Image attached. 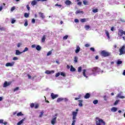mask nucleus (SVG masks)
<instances>
[{
	"label": "nucleus",
	"instance_id": "nucleus-1",
	"mask_svg": "<svg viewBox=\"0 0 125 125\" xmlns=\"http://www.w3.org/2000/svg\"><path fill=\"white\" fill-rule=\"evenodd\" d=\"M100 55L103 57H109V56H111V52L104 50L100 52Z\"/></svg>",
	"mask_w": 125,
	"mask_h": 125
},
{
	"label": "nucleus",
	"instance_id": "nucleus-2",
	"mask_svg": "<svg viewBox=\"0 0 125 125\" xmlns=\"http://www.w3.org/2000/svg\"><path fill=\"white\" fill-rule=\"evenodd\" d=\"M78 115L77 112H72V123L71 125H75V123H76V119H77V115Z\"/></svg>",
	"mask_w": 125,
	"mask_h": 125
},
{
	"label": "nucleus",
	"instance_id": "nucleus-3",
	"mask_svg": "<svg viewBox=\"0 0 125 125\" xmlns=\"http://www.w3.org/2000/svg\"><path fill=\"white\" fill-rule=\"evenodd\" d=\"M120 52L119 55H123V54H125V46L123 45L122 47L119 49Z\"/></svg>",
	"mask_w": 125,
	"mask_h": 125
},
{
	"label": "nucleus",
	"instance_id": "nucleus-4",
	"mask_svg": "<svg viewBox=\"0 0 125 125\" xmlns=\"http://www.w3.org/2000/svg\"><path fill=\"white\" fill-rule=\"evenodd\" d=\"M100 123H102V124H103V125H106V123L103 121L102 119H99V121H96V125H101Z\"/></svg>",
	"mask_w": 125,
	"mask_h": 125
},
{
	"label": "nucleus",
	"instance_id": "nucleus-5",
	"mask_svg": "<svg viewBox=\"0 0 125 125\" xmlns=\"http://www.w3.org/2000/svg\"><path fill=\"white\" fill-rule=\"evenodd\" d=\"M14 62H7L6 63L5 66L6 67H11L14 65Z\"/></svg>",
	"mask_w": 125,
	"mask_h": 125
},
{
	"label": "nucleus",
	"instance_id": "nucleus-6",
	"mask_svg": "<svg viewBox=\"0 0 125 125\" xmlns=\"http://www.w3.org/2000/svg\"><path fill=\"white\" fill-rule=\"evenodd\" d=\"M123 35H124V30H123V29H119L118 36H119V37H122Z\"/></svg>",
	"mask_w": 125,
	"mask_h": 125
},
{
	"label": "nucleus",
	"instance_id": "nucleus-7",
	"mask_svg": "<svg viewBox=\"0 0 125 125\" xmlns=\"http://www.w3.org/2000/svg\"><path fill=\"white\" fill-rule=\"evenodd\" d=\"M51 97L52 99H55V98H57L58 97V94H54L53 93H51Z\"/></svg>",
	"mask_w": 125,
	"mask_h": 125
},
{
	"label": "nucleus",
	"instance_id": "nucleus-8",
	"mask_svg": "<svg viewBox=\"0 0 125 125\" xmlns=\"http://www.w3.org/2000/svg\"><path fill=\"white\" fill-rule=\"evenodd\" d=\"M57 119V117H54L52 119L51 121V123L52 124V125H55Z\"/></svg>",
	"mask_w": 125,
	"mask_h": 125
},
{
	"label": "nucleus",
	"instance_id": "nucleus-9",
	"mask_svg": "<svg viewBox=\"0 0 125 125\" xmlns=\"http://www.w3.org/2000/svg\"><path fill=\"white\" fill-rule=\"evenodd\" d=\"M45 74H46L47 75H50V74H54V70H46L45 71Z\"/></svg>",
	"mask_w": 125,
	"mask_h": 125
},
{
	"label": "nucleus",
	"instance_id": "nucleus-10",
	"mask_svg": "<svg viewBox=\"0 0 125 125\" xmlns=\"http://www.w3.org/2000/svg\"><path fill=\"white\" fill-rule=\"evenodd\" d=\"M122 93H123V92H121L118 94L117 95L116 97H118V98H121V99H124V98H125V96H122Z\"/></svg>",
	"mask_w": 125,
	"mask_h": 125
},
{
	"label": "nucleus",
	"instance_id": "nucleus-11",
	"mask_svg": "<svg viewBox=\"0 0 125 125\" xmlns=\"http://www.w3.org/2000/svg\"><path fill=\"white\" fill-rule=\"evenodd\" d=\"M81 50V47L80 46L77 45L76 47V49L75 50V53H79Z\"/></svg>",
	"mask_w": 125,
	"mask_h": 125
},
{
	"label": "nucleus",
	"instance_id": "nucleus-12",
	"mask_svg": "<svg viewBox=\"0 0 125 125\" xmlns=\"http://www.w3.org/2000/svg\"><path fill=\"white\" fill-rule=\"evenodd\" d=\"M26 120V118H24L23 119H22L21 120L20 122H19L18 123H17V125H22V124H23L24 121H25Z\"/></svg>",
	"mask_w": 125,
	"mask_h": 125
},
{
	"label": "nucleus",
	"instance_id": "nucleus-13",
	"mask_svg": "<svg viewBox=\"0 0 125 125\" xmlns=\"http://www.w3.org/2000/svg\"><path fill=\"white\" fill-rule=\"evenodd\" d=\"M92 72H93V73H97V72H98V67H94L92 69Z\"/></svg>",
	"mask_w": 125,
	"mask_h": 125
},
{
	"label": "nucleus",
	"instance_id": "nucleus-14",
	"mask_svg": "<svg viewBox=\"0 0 125 125\" xmlns=\"http://www.w3.org/2000/svg\"><path fill=\"white\" fill-rule=\"evenodd\" d=\"M37 3H38L37 0H34L31 2V5H32V6H34L35 5H36Z\"/></svg>",
	"mask_w": 125,
	"mask_h": 125
},
{
	"label": "nucleus",
	"instance_id": "nucleus-15",
	"mask_svg": "<svg viewBox=\"0 0 125 125\" xmlns=\"http://www.w3.org/2000/svg\"><path fill=\"white\" fill-rule=\"evenodd\" d=\"M64 2L66 5H71V3H72V2L69 0H66Z\"/></svg>",
	"mask_w": 125,
	"mask_h": 125
},
{
	"label": "nucleus",
	"instance_id": "nucleus-16",
	"mask_svg": "<svg viewBox=\"0 0 125 125\" xmlns=\"http://www.w3.org/2000/svg\"><path fill=\"white\" fill-rule=\"evenodd\" d=\"M84 97L85 99H88V98H89V97H90V94L87 93Z\"/></svg>",
	"mask_w": 125,
	"mask_h": 125
},
{
	"label": "nucleus",
	"instance_id": "nucleus-17",
	"mask_svg": "<svg viewBox=\"0 0 125 125\" xmlns=\"http://www.w3.org/2000/svg\"><path fill=\"white\" fill-rule=\"evenodd\" d=\"M118 110V108L116 107H113L111 108V111L112 112H117V111Z\"/></svg>",
	"mask_w": 125,
	"mask_h": 125
},
{
	"label": "nucleus",
	"instance_id": "nucleus-18",
	"mask_svg": "<svg viewBox=\"0 0 125 125\" xmlns=\"http://www.w3.org/2000/svg\"><path fill=\"white\" fill-rule=\"evenodd\" d=\"M78 102H79V107H83V100H78Z\"/></svg>",
	"mask_w": 125,
	"mask_h": 125
},
{
	"label": "nucleus",
	"instance_id": "nucleus-19",
	"mask_svg": "<svg viewBox=\"0 0 125 125\" xmlns=\"http://www.w3.org/2000/svg\"><path fill=\"white\" fill-rule=\"evenodd\" d=\"M64 100V98H58L57 100V102L59 103V102H61V101H63Z\"/></svg>",
	"mask_w": 125,
	"mask_h": 125
},
{
	"label": "nucleus",
	"instance_id": "nucleus-20",
	"mask_svg": "<svg viewBox=\"0 0 125 125\" xmlns=\"http://www.w3.org/2000/svg\"><path fill=\"white\" fill-rule=\"evenodd\" d=\"M21 53L22 52H20L19 50H16V55H20V54H21Z\"/></svg>",
	"mask_w": 125,
	"mask_h": 125
},
{
	"label": "nucleus",
	"instance_id": "nucleus-21",
	"mask_svg": "<svg viewBox=\"0 0 125 125\" xmlns=\"http://www.w3.org/2000/svg\"><path fill=\"white\" fill-rule=\"evenodd\" d=\"M9 85V83H7V82L5 81L3 84V87H6Z\"/></svg>",
	"mask_w": 125,
	"mask_h": 125
},
{
	"label": "nucleus",
	"instance_id": "nucleus-22",
	"mask_svg": "<svg viewBox=\"0 0 125 125\" xmlns=\"http://www.w3.org/2000/svg\"><path fill=\"white\" fill-rule=\"evenodd\" d=\"M39 15H40L41 18H42V19H44V17H45L42 13L40 12Z\"/></svg>",
	"mask_w": 125,
	"mask_h": 125
},
{
	"label": "nucleus",
	"instance_id": "nucleus-23",
	"mask_svg": "<svg viewBox=\"0 0 125 125\" xmlns=\"http://www.w3.org/2000/svg\"><path fill=\"white\" fill-rule=\"evenodd\" d=\"M46 39V37H45V35H43V37L42 38V42H45V39Z\"/></svg>",
	"mask_w": 125,
	"mask_h": 125
},
{
	"label": "nucleus",
	"instance_id": "nucleus-24",
	"mask_svg": "<svg viewBox=\"0 0 125 125\" xmlns=\"http://www.w3.org/2000/svg\"><path fill=\"white\" fill-rule=\"evenodd\" d=\"M36 49H37V50H38V51H40L42 49V47L41 46H40L39 45H38L36 46Z\"/></svg>",
	"mask_w": 125,
	"mask_h": 125
},
{
	"label": "nucleus",
	"instance_id": "nucleus-25",
	"mask_svg": "<svg viewBox=\"0 0 125 125\" xmlns=\"http://www.w3.org/2000/svg\"><path fill=\"white\" fill-rule=\"evenodd\" d=\"M75 13L76 14H79L80 13H82V14H83V11L77 10Z\"/></svg>",
	"mask_w": 125,
	"mask_h": 125
},
{
	"label": "nucleus",
	"instance_id": "nucleus-26",
	"mask_svg": "<svg viewBox=\"0 0 125 125\" xmlns=\"http://www.w3.org/2000/svg\"><path fill=\"white\" fill-rule=\"evenodd\" d=\"M0 124H3V125H6V124H7V122H5L3 123V120L0 119Z\"/></svg>",
	"mask_w": 125,
	"mask_h": 125
},
{
	"label": "nucleus",
	"instance_id": "nucleus-27",
	"mask_svg": "<svg viewBox=\"0 0 125 125\" xmlns=\"http://www.w3.org/2000/svg\"><path fill=\"white\" fill-rule=\"evenodd\" d=\"M70 71L71 72H75L76 71V68L73 67V65H71L70 68Z\"/></svg>",
	"mask_w": 125,
	"mask_h": 125
},
{
	"label": "nucleus",
	"instance_id": "nucleus-28",
	"mask_svg": "<svg viewBox=\"0 0 125 125\" xmlns=\"http://www.w3.org/2000/svg\"><path fill=\"white\" fill-rule=\"evenodd\" d=\"M78 59H79L78 57H77V56L74 57V62L75 63H78Z\"/></svg>",
	"mask_w": 125,
	"mask_h": 125
},
{
	"label": "nucleus",
	"instance_id": "nucleus-29",
	"mask_svg": "<svg viewBox=\"0 0 125 125\" xmlns=\"http://www.w3.org/2000/svg\"><path fill=\"white\" fill-rule=\"evenodd\" d=\"M80 21L82 23H84V22H86V19H85V18L81 19L80 20Z\"/></svg>",
	"mask_w": 125,
	"mask_h": 125
},
{
	"label": "nucleus",
	"instance_id": "nucleus-30",
	"mask_svg": "<svg viewBox=\"0 0 125 125\" xmlns=\"http://www.w3.org/2000/svg\"><path fill=\"white\" fill-rule=\"evenodd\" d=\"M105 34H106V36L107 37L108 39H110V35L109 34V31H108V30H105Z\"/></svg>",
	"mask_w": 125,
	"mask_h": 125
},
{
	"label": "nucleus",
	"instance_id": "nucleus-31",
	"mask_svg": "<svg viewBox=\"0 0 125 125\" xmlns=\"http://www.w3.org/2000/svg\"><path fill=\"white\" fill-rule=\"evenodd\" d=\"M53 50V49H52L51 51H49L47 54V56H49V55H51Z\"/></svg>",
	"mask_w": 125,
	"mask_h": 125
},
{
	"label": "nucleus",
	"instance_id": "nucleus-32",
	"mask_svg": "<svg viewBox=\"0 0 125 125\" xmlns=\"http://www.w3.org/2000/svg\"><path fill=\"white\" fill-rule=\"evenodd\" d=\"M85 72H86V69H83V75L85 78H87V76H86V75H85Z\"/></svg>",
	"mask_w": 125,
	"mask_h": 125
},
{
	"label": "nucleus",
	"instance_id": "nucleus-33",
	"mask_svg": "<svg viewBox=\"0 0 125 125\" xmlns=\"http://www.w3.org/2000/svg\"><path fill=\"white\" fill-rule=\"evenodd\" d=\"M85 30H89L90 29V26L89 25H86L84 26Z\"/></svg>",
	"mask_w": 125,
	"mask_h": 125
},
{
	"label": "nucleus",
	"instance_id": "nucleus-34",
	"mask_svg": "<svg viewBox=\"0 0 125 125\" xmlns=\"http://www.w3.org/2000/svg\"><path fill=\"white\" fill-rule=\"evenodd\" d=\"M23 115H24V114H23V113H22L21 112H19L17 113V116L18 117H20V116H23Z\"/></svg>",
	"mask_w": 125,
	"mask_h": 125
},
{
	"label": "nucleus",
	"instance_id": "nucleus-35",
	"mask_svg": "<svg viewBox=\"0 0 125 125\" xmlns=\"http://www.w3.org/2000/svg\"><path fill=\"white\" fill-rule=\"evenodd\" d=\"M24 21H25L24 26L25 27H27V26H28V20H25Z\"/></svg>",
	"mask_w": 125,
	"mask_h": 125
},
{
	"label": "nucleus",
	"instance_id": "nucleus-36",
	"mask_svg": "<svg viewBox=\"0 0 125 125\" xmlns=\"http://www.w3.org/2000/svg\"><path fill=\"white\" fill-rule=\"evenodd\" d=\"M122 63H123V61H120V60H118V61H117V64L118 65H121V64H122Z\"/></svg>",
	"mask_w": 125,
	"mask_h": 125
},
{
	"label": "nucleus",
	"instance_id": "nucleus-37",
	"mask_svg": "<svg viewBox=\"0 0 125 125\" xmlns=\"http://www.w3.org/2000/svg\"><path fill=\"white\" fill-rule=\"evenodd\" d=\"M93 104H94L95 105H96V104H98V100H95L93 101Z\"/></svg>",
	"mask_w": 125,
	"mask_h": 125
},
{
	"label": "nucleus",
	"instance_id": "nucleus-38",
	"mask_svg": "<svg viewBox=\"0 0 125 125\" xmlns=\"http://www.w3.org/2000/svg\"><path fill=\"white\" fill-rule=\"evenodd\" d=\"M29 50V48L26 47L23 50L22 52H26V51H28Z\"/></svg>",
	"mask_w": 125,
	"mask_h": 125
},
{
	"label": "nucleus",
	"instance_id": "nucleus-39",
	"mask_svg": "<svg viewBox=\"0 0 125 125\" xmlns=\"http://www.w3.org/2000/svg\"><path fill=\"white\" fill-rule=\"evenodd\" d=\"M82 97V95H79L78 96V98H75V100H79V99H80Z\"/></svg>",
	"mask_w": 125,
	"mask_h": 125
},
{
	"label": "nucleus",
	"instance_id": "nucleus-40",
	"mask_svg": "<svg viewBox=\"0 0 125 125\" xmlns=\"http://www.w3.org/2000/svg\"><path fill=\"white\" fill-rule=\"evenodd\" d=\"M24 16L25 18H28V17H29V14L25 13H24Z\"/></svg>",
	"mask_w": 125,
	"mask_h": 125
},
{
	"label": "nucleus",
	"instance_id": "nucleus-41",
	"mask_svg": "<svg viewBox=\"0 0 125 125\" xmlns=\"http://www.w3.org/2000/svg\"><path fill=\"white\" fill-rule=\"evenodd\" d=\"M0 31H5V28H4V27H0Z\"/></svg>",
	"mask_w": 125,
	"mask_h": 125
},
{
	"label": "nucleus",
	"instance_id": "nucleus-42",
	"mask_svg": "<svg viewBox=\"0 0 125 125\" xmlns=\"http://www.w3.org/2000/svg\"><path fill=\"white\" fill-rule=\"evenodd\" d=\"M17 90H19V87H17L15 89H14V92L17 91Z\"/></svg>",
	"mask_w": 125,
	"mask_h": 125
},
{
	"label": "nucleus",
	"instance_id": "nucleus-43",
	"mask_svg": "<svg viewBox=\"0 0 125 125\" xmlns=\"http://www.w3.org/2000/svg\"><path fill=\"white\" fill-rule=\"evenodd\" d=\"M78 71L79 73H81V72H82V66H80L78 67Z\"/></svg>",
	"mask_w": 125,
	"mask_h": 125
},
{
	"label": "nucleus",
	"instance_id": "nucleus-44",
	"mask_svg": "<svg viewBox=\"0 0 125 125\" xmlns=\"http://www.w3.org/2000/svg\"><path fill=\"white\" fill-rule=\"evenodd\" d=\"M30 107L31 108H34V107H35V104L34 103H32L30 104Z\"/></svg>",
	"mask_w": 125,
	"mask_h": 125
},
{
	"label": "nucleus",
	"instance_id": "nucleus-45",
	"mask_svg": "<svg viewBox=\"0 0 125 125\" xmlns=\"http://www.w3.org/2000/svg\"><path fill=\"white\" fill-rule=\"evenodd\" d=\"M92 11L93 12H94V13H96V12H98V9H93Z\"/></svg>",
	"mask_w": 125,
	"mask_h": 125
},
{
	"label": "nucleus",
	"instance_id": "nucleus-46",
	"mask_svg": "<svg viewBox=\"0 0 125 125\" xmlns=\"http://www.w3.org/2000/svg\"><path fill=\"white\" fill-rule=\"evenodd\" d=\"M61 75L62 76V77H66V74L64 72H61Z\"/></svg>",
	"mask_w": 125,
	"mask_h": 125
},
{
	"label": "nucleus",
	"instance_id": "nucleus-47",
	"mask_svg": "<svg viewBox=\"0 0 125 125\" xmlns=\"http://www.w3.org/2000/svg\"><path fill=\"white\" fill-rule=\"evenodd\" d=\"M119 102H120V100H116L114 104V105H117L118 103H119Z\"/></svg>",
	"mask_w": 125,
	"mask_h": 125
},
{
	"label": "nucleus",
	"instance_id": "nucleus-48",
	"mask_svg": "<svg viewBox=\"0 0 125 125\" xmlns=\"http://www.w3.org/2000/svg\"><path fill=\"white\" fill-rule=\"evenodd\" d=\"M83 3L84 5H87V4H88V2L86 1H83Z\"/></svg>",
	"mask_w": 125,
	"mask_h": 125
},
{
	"label": "nucleus",
	"instance_id": "nucleus-49",
	"mask_svg": "<svg viewBox=\"0 0 125 125\" xmlns=\"http://www.w3.org/2000/svg\"><path fill=\"white\" fill-rule=\"evenodd\" d=\"M39 104H36L35 106V109H38V108H39Z\"/></svg>",
	"mask_w": 125,
	"mask_h": 125
},
{
	"label": "nucleus",
	"instance_id": "nucleus-50",
	"mask_svg": "<svg viewBox=\"0 0 125 125\" xmlns=\"http://www.w3.org/2000/svg\"><path fill=\"white\" fill-rule=\"evenodd\" d=\"M42 115H43V111H42L41 112V114L39 115V118H42Z\"/></svg>",
	"mask_w": 125,
	"mask_h": 125
},
{
	"label": "nucleus",
	"instance_id": "nucleus-51",
	"mask_svg": "<svg viewBox=\"0 0 125 125\" xmlns=\"http://www.w3.org/2000/svg\"><path fill=\"white\" fill-rule=\"evenodd\" d=\"M55 6H58L59 7H62V5L61 4H58V3L55 4Z\"/></svg>",
	"mask_w": 125,
	"mask_h": 125
},
{
	"label": "nucleus",
	"instance_id": "nucleus-52",
	"mask_svg": "<svg viewBox=\"0 0 125 125\" xmlns=\"http://www.w3.org/2000/svg\"><path fill=\"white\" fill-rule=\"evenodd\" d=\"M59 76H60V73H57L56 75H55V77L56 78H58V77H59Z\"/></svg>",
	"mask_w": 125,
	"mask_h": 125
},
{
	"label": "nucleus",
	"instance_id": "nucleus-53",
	"mask_svg": "<svg viewBox=\"0 0 125 125\" xmlns=\"http://www.w3.org/2000/svg\"><path fill=\"white\" fill-rule=\"evenodd\" d=\"M90 49L91 51H93V52H94V51H95V49H94V48L93 47H91Z\"/></svg>",
	"mask_w": 125,
	"mask_h": 125
},
{
	"label": "nucleus",
	"instance_id": "nucleus-54",
	"mask_svg": "<svg viewBox=\"0 0 125 125\" xmlns=\"http://www.w3.org/2000/svg\"><path fill=\"white\" fill-rule=\"evenodd\" d=\"M74 22H75V23H79L80 21H79V19H75L74 20Z\"/></svg>",
	"mask_w": 125,
	"mask_h": 125
},
{
	"label": "nucleus",
	"instance_id": "nucleus-55",
	"mask_svg": "<svg viewBox=\"0 0 125 125\" xmlns=\"http://www.w3.org/2000/svg\"><path fill=\"white\" fill-rule=\"evenodd\" d=\"M68 39V35H65L63 37V40H67Z\"/></svg>",
	"mask_w": 125,
	"mask_h": 125
},
{
	"label": "nucleus",
	"instance_id": "nucleus-56",
	"mask_svg": "<svg viewBox=\"0 0 125 125\" xmlns=\"http://www.w3.org/2000/svg\"><path fill=\"white\" fill-rule=\"evenodd\" d=\"M15 10V6H13L12 8H11V11H12H12H13L14 10Z\"/></svg>",
	"mask_w": 125,
	"mask_h": 125
},
{
	"label": "nucleus",
	"instance_id": "nucleus-57",
	"mask_svg": "<svg viewBox=\"0 0 125 125\" xmlns=\"http://www.w3.org/2000/svg\"><path fill=\"white\" fill-rule=\"evenodd\" d=\"M32 23H33V24H35V23H36V20H35V19H32Z\"/></svg>",
	"mask_w": 125,
	"mask_h": 125
},
{
	"label": "nucleus",
	"instance_id": "nucleus-58",
	"mask_svg": "<svg viewBox=\"0 0 125 125\" xmlns=\"http://www.w3.org/2000/svg\"><path fill=\"white\" fill-rule=\"evenodd\" d=\"M37 1H47V0H36Z\"/></svg>",
	"mask_w": 125,
	"mask_h": 125
},
{
	"label": "nucleus",
	"instance_id": "nucleus-59",
	"mask_svg": "<svg viewBox=\"0 0 125 125\" xmlns=\"http://www.w3.org/2000/svg\"><path fill=\"white\" fill-rule=\"evenodd\" d=\"M16 21L15 20H12V21H11L12 24H14V23H15Z\"/></svg>",
	"mask_w": 125,
	"mask_h": 125
},
{
	"label": "nucleus",
	"instance_id": "nucleus-60",
	"mask_svg": "<svg viewBox=\"0 0 125 125\" xmlns=\"http://www.w3.org/2000/svg\"><path fill=\"white\" fill-rule=\"evenodd\" d=\"M13 60H18V58L15 57L13 58Z\"/></svg>",
	"mask_w": 125,
	"mask_h": 125
},
{
	"label": "nucleus",
	"instance_id": "nucleus-61",
	"mask_svg": "<svg viewBox=\"0 0 125 125\" xmlns=\"http://www.w3.org/2000/svg\"><path fill=\"white\" fill-rule=\"evenodd\" d=\"M21 44H21V43H18V45H17L18 47H20V46H21Z\"/></svg>",
	"mask_w": 125,
	"mask_h": 125
},
{
	"label": "nucleus",
	"instance_id": "nucleus-62",
	"mask_svg": "<svg viewBox=\"0 0 125 125\" xmlns=\"http://www.w3.org/2000/svg\"><path fill=\"white\" fill-rule=\"evenodd\" d=\"M27 76H28V79H32V76H31L30 74H27Z\"/></svg>",
	"mask_w": 125,
	"mask_h": 125
},
{
	"label": "nucleus",
	"instance_id": "nucleus-63",
	"mask_svg": "<svg viewBox=\"0 0 125 125\" xmlns=\"http://www.w3.org/2000/svg\"><path fill=\"white\" fill-rule=\"evenodd\" d=\"M85 47H89V46H90V45H89V44L87 43V44H85Z\"/></svg>",
	"mask_w": 125,
	"mask_h": 125
},
{
	"label": "nucleus",
	"instance_id": "nucleus-64",
	"mask_svg": "<svg viewBox=\"0 0 125 125\" xmlns=\"http://www.w3.org/2000/svg\"><path fill=\"white\" fill-rule=\"evenodd\" d=\"M26 8H27V10H30V6H29V5H26Z\"/></svg>",
	"mask_w": 125,
	"mask_h": 125
}]
</instances>
